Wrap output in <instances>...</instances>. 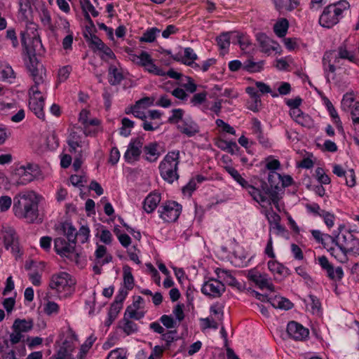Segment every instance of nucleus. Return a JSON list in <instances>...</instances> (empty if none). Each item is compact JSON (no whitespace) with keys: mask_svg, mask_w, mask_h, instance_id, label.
<instances>
[{"mask_svg":"<svg viewBox=\"0 0 359 359\" xmlns=\"http://www.w3.org/2000/svg\"><path fill=\"white\" fill-rule=\"evenodd\" d=\"M18 17L22 21H27L32 12V4H18Z\"/></svg>","mask_w":359,"mask_h":359,"instance_id":"nucleus-44","label":"nucleus"},{"mask_svg":"<svg viewBox=\"0 0 359 359\" xmlns=\"http://www.w3.org/2000/svg\"><path fill=\"white\" fill-rule=\"evenodd\" d=\"M318 264L326 271L327 277L333 280H340L344 276V271L341 266L334 268L325 256L318 257Z\"/></svg>","mask_w":359,"mask_h":359,"instance_id":"nucleus-19","label":"nucleus"},{"mask_svg":"<svg viewBox=\"0 0 359 359\" xmlns=\"http://www.w3.org/2000/svg\"><path fill=\"white\" fill-rule=\"evenodd\" d=\"M281 175L276 172H269L268 175L269 184L264 180L259 182V191L265 201L259 202L262 206L271 205L277 208L278 206V192L280 187Z\"/></svg>","mask_w":359,"mask_h":359,"instance_id":"nucleus-2","label":"nucleus"},{"mask_svg":"<svg viewBox=\"0 0 359 359\" xmlns=\"http://www.w3.org/2000/svg\"><path fill=\"white\" fill-rule=\"evenodd\" d=\"M338 53L339 57L341 59H347L352 62H355L356 60L354 53L351 51H348L344 45L339 47Z\"/></svg>","mask_w":359,"mask_h":359,"instance_id":"nucleus-48","label":"nucleus"},{"mask_svg":"<svg viewBox=\"0 0 359 359\" xmlns=\"http://www.w3.org/2000/svg\"><path fill=\"white\" fill-rule=\"evenodd\" d=\"M151 60V55L146 51H142L139 55L133 56V62L144 67L148 65Z\"/></svg>","mask_w":359,"mask_h":359,"instance_id":"nucleus-43","label":"nucleus"},{"mask_svg":"<svg viewBox=\"0 0 359 359\" xmlns=\"http://www.w3.org/2000/svg\"><path fill=\"white\" fill-rule=\"evenodd\" d=\"M107 359H127L126 352L123 348H116L110 351Z\"/></svg>","mask_w":359,"mask_h":359,"instance_id":"nucleus-57","label":"nucleus"},{"mask_svg":"<svg viewBox=\"0 0 359 359\" xmlns=\"http://www.w3.org/2000/svg\"><path fill=\"white\" fill-rule=\"evenodd\" d=\"M235 37L241 49L245 53H249L251 50L252 43L248 35L243 33L236 32Z\"/></svg>","mask_w":359,"mask_h":359,"instance_id":"nucleus-34","label":"nucleus"},{"mask_svg":"<svg viewBox=\"0 0 359 359\" xmlns=\"http://www.w3.org/2000/svg\"><path fill=\"white\" fill-rule=\"evenodd\" d=\"M69 181L74 187H84V184L86 182V179L85 176L72 175L69 177Z\"/></svg>","mask_w":359,"mask_h":359,"instance_id":"nucleus-58","label":"nucleus"},{"mask_svg":"<svg viewBox=\"0 0 359 359\" xmlns=\"http://www.w3.org/2000/svg\"><path fill=\"white\" fill-rule=\"evenodd\" d=\"M67 334V339L57 351L56 359H74L72 353L74 349V342L78 339L77 335L71 327H68Z\"/></svg>","mask_w":359,"mask_h":359,"instance_id":"nucleus-10","label":"nucleus"},{"mask_svg":"<svg viewBox=\"0 0 359 359\" xmlns=\"http://www.w3.org/2000/svg\"><path fill=\"white\" fill-rule=\"evenodd\" d=\"M21 42L29 57V61L26 62V67L34 82L32 86H36L38 88V86L45 81L46 70L43 65L37 60L34 50L27 45L25 34H22Z\"/></svg>","mask_w":359,"mask_h":359,"instance_id":"nucleus-5","label":"nucleus"},{"mask_svg":"<svg viewBox=\"0 0 359 359\" xmlns=\"http://www.w3.org/2000/svg\"><path fill=\"white\" fill-rule=\"evenodd\" d=\"M95 340L96 337L93 334H91L90 337L87 338L85 342L81 346L80 351L77 355L78 359L85 358L86 355L89 351Z\"/></svg>","mask_w":359,"mask_h":359,"instance_id":"nucleus-41","label":"nucleus"},{"mask_svg":"<svg viewBox=\"0 0 359 359\" xmlns=\"http://www.w3.org/2000/svg\"><path fill=\"white\" fill-rule=\"evenodd\" d=\"M296 123L302 126L303 127H306L310 128L313 126V121L311 117L303 113L299 118L297 120Z\"/></svg>","mask_w":359,"mask_h":359,"instance_id":"nucleus-54","label":"nucleus"},{"mask_svg":"<svg viewBox=\"0 0 359 359\" xmlns=\"http://www.w3.org/2000/svg\"><path fill=\"white\" fill-rule=\"evenodd\" d=\"M39 168L38 165L27 163L25 165L20 166L18 170V175L20 176L18 184H26L34 180L39 174Z\"/></svg>","mask_w":359,"mask_h":359,"instance_id":"nucleus-16","label":"nucleus"},{"mask_svg":"<svg viewBox=\"0 0 359 359\" xmlns=\"http://www.w3.org/2000/svg\"><path fill=\"white\" fill-rule=\"evenodd\" d=\"M256 39L259 43L261 48V51L268 55L271 54L272 51L280 53L281 48L280 45L270 39L266 34L259 32L256 34Z\"/></svg>","mask_w":359,"mask_h":359,"instance_id":"nucleus-18","label":"nucleus"},{"mask_svg":"<svg viewBox=\"0 0 359 359\" xmlns=\"http://www.w3.org/2000/svg\"><path fill=\"white\" fill-rule=\"evenodd\" d=\"M287 333L291 339L303 341L309 337V331L301 324L295 321H290L287 326Z\"/></svg>","mask_w":359,"mask_h":359,"instance_id":"nucleus-20","label":"nucleus"},{"mask_svg":"<svg viewBox=\"0 0 359 359\" xmlns=\"http://www.w3.org/2000/svg\"><path fill=\"white\" fill-rule=\"evenodd\" d=\"M182 210V206L175 201H168L158 209L159 217L165 222H175Z\"/></svg>","mask_w":359,"mask_h":359,"instance_id":"nucleus-11","label":"nucleus"},{"mask_svg":"<svg viewBox=\"0 0 359 359\" xmlns=\"http://www.w3.org/2000/svg\"><path fill=\"white\" fill-rule=\"evenodd\" d=\"M198 58L197 55L194 52V49L187 47L185 48L184 50V55H183V60L182 63L190 66L194 69L200 68V65L198 63H196L194 61L196 60Z\"/></svg>","mask_w":359,"mask_h":359,"instance_id":"nucleus-30","label":"nucleus"},{"mask_svg":"<svg viewBox=\"0 0 359 359\" xmlns=\"http://www.w3.org/2000/svg\"><path fill=\"white\" fill-rule=\"evenodd\" d=\"M122 126L120 128V135L123 137H128L131 133V129L134 127L135 123L128 118L124 117L121 120Z\"/></svg>","mask_w":359,"mask_h":359,"instance_id":"nucleus-42","label":"nucleus"},{"mask_svg":"<svg viewBox=\"0 0 359 359\" xmlns=\"http://www.w3.org/2000/svg\"><path fill=\"white\" fill-rule=\"evenodd\" d=\"M41 196L34 191H25L13 198V211L15 217L34 223L39 217V203Z\"/></svg>","mask_w":359,"mask_h":359,"instance_id":"nucleus-1","label":"nucleus"},{"mask_svg":"<svg viewBox=\"0 0 359 359\" xmlns=\"http://www.w3.org/2000/svg\"><path fill=\"white\" fill-rule=\"evenodd\" d=\"M264 61L255 62L252 59L247 60L243 63V70L250 73L261 72L264 68Z\"/></svg>","mask_w":359,"mask_h":359,"instance_id":"nucleus-35","label":"nucleus"},{"mask_svg":"<svg viewBox=\"0 0 359 359\" xmlns=\"http://www.w3.org/2000/svg\"><path fill=\"white\" fill-rule=\"evenodd\" d=\"M90 236V229L87 226H81L77 231V238L81 243H85L88 241Z\"/></svg>","mask_w":359,"mask_h":359,"instance_id":"nucleus-55","label":"nucleus"},{"mask_svg":"<svg viewBox=\"0 0 359 359\" xmlns=\"http://www.w3.org/2000/svg\"><path fill=\"white\" fill-rule=\"evenodd\" d=\"M81 5L82 10L84 12V18L91 25H93V22L91 20L89 13L95 18L99 15V12L95 10L90 0H81Z\"/></svg>","mask_w":359,"mask_h":359,"instance_id":"nucleus-29","label":"nucleus"},{"mask_svg":"<svg viewBox=\"0 0 359 359\" xmlns=\"http://www.w3.org/2000/svg\"><path fill=\"white\" fill-rule=\"evenodd\" d=\"M129 113L133 114V115L135 117L138 118L142 120L143 121L147 118L146 114L144 111L140 110V105H138L137 104H135L133 107H132L129 111H126V114H129Z\"/></svg>","mask_w":359,"mask_h":359,"instance_id":"nucleus-61","label":"nucleus"},{"mask_svg":"<svg viewBox=\"0 0 359 359\" xmlns=\"http://www.w3.org/2000/svg\"><path fill=\"white\" fill-rule=\"evenodd\" d=\"M59 311V305L55 302L48 301V302L44 304L43 311L48 316L57 315Z\"/></svg>","mask_w":359,"mask_h":359,"instance_id":"nucleus-45","label":"nucleus"},{"mask_svg":"<svg viewBox=\"0 0 359 359\" xmlns=\"http://www.w3.org/2000/svg\"><path fill=\"white\" fill-rule=\"evenodd\" d=\"M178 130L187 137H193L199 132L198 126L191 118H184L177 126Z\"/></svg>","mask_w":359,"mask_h":359,"instance_id":"nucleus-21","label":"nucleus"},{"mask_svg":"<svg viewBox=\"0 0 359 359\" xmlns=\"http://www.w3.org/2000/svg\"><path fill=\"white\" fill-rule=\"evenodd\" d=\"M309 299L310 300L309 306H310L312 313H318L321 308L320 300L313 294H309Z\"/></svg>","mask_w":359,"mask_h":359,"instance_id":"nucleus-51","label":"nucleus"},{"mask_svg":"<svg viewBox=\"0 0 359 359\" xmlns=\"http://www.w3.org/2000/svg\"><path fill=\"white\" fill-rule=\"evenodd\" d=\"M2 237L6 250L11 249L13 254L20 252L18 237L13 228L6 227L2 231Z\"/></svg>","mask_w":359,"mask_h":359,"instance_id":"nucleus-17","label":"nucleus"},{"mask_svg":"<svg viewBox=\"0 0 359 359\" xmlns=\"http://www.w3.org/2000/svg\"><path fill=\"white\" fill-rule=\"evenodd\" d=\"M216 41L221 49H226L230 45V37L227 33L220 34L217 37Z\"/></svg>","mask_w":359,"mask_h":359,"instance_id":"nucleus-50","label":"nucleus"},{"mask_svg":"<svg viewBox=\"0 0 359 359\" xmlns=\"http://www.w3.org/2000/svg\"><path fill=\"white\" fill-rule=\"evenodd\" d=\"M123 73L121 68L110 65L108 71V81L111 86H117L123 80Z\"/></svg>","mask_w":359,"mask_h":359,"instance_id":"nucleus-26","label":"nucleus"},{"mask_svg":"<svg viewBox=\"0 0 359 359\" xmlns=\"http://www.w3.org/2000/svg\"><path fill=\"white\" fill-rule=\"evenodd\" d=\"M144 143V138L138 137L132 139L128 144V149L124 154V158L128 163H133L139 160L142 153V148Z\"/></svg>","mask_w":359,"mask_h":359,"instance_id":"nucleus-14","label":"nucleus"},{"mask_svg":"<svg viewBox=\"0 0 359 359\" xmlns=\"http://www.w3.org/2000/svg\"><path fill=\"white\" fill-rule=\"evenodd\" d=\"M177 332L176 330H170L166 333L163 332L161 335V339L165 341L166 348H169L173 341L177 340Z\"/></svg>","mask_w":359,"mask_h":359,"instance_id":"nucleus-47","label":"nucleus"},{"mask_svg":"<svg viewBox=\"0 0 359 359\" xmlns=\"http://www.w3.org/2000/svg\"><path fill=\"white\" fill-rule=\"evenodd\" d=\"M29 109L40 119H45V114L43 111L44 107V98L41 96V92L36 86H32L29 91Z\"/></svg>","mask_w":359,"mask_h":359,"instance_id":"nucleus-8","label":"nucleus"},{"mask_svg":"<svg viewBox=\"0 0 359 359\" xmlns=\"http://www.w3.org/2000/svg\"><path fill=\"white\" fill-rule=\"evenodd\" d=\"M172 114L168 120L170 123H178L184 119V111L182 109H174L172 110Z\"/></svg>","mask_w":359,"mask_h":359,"instance_id":"nucleus-49","label":"nucleus"},{"mask_svg":"<svg viewBox=\"0 0 359 359\" xmlns=\"http://www.w3.org/2000/svg\"><path fill=\"white\" fill-rule=\"evenodd\" d=\"M266 168L269 170V172H276V170H278L280 167V163L277 159H273L271 157H269L266 159Z\"/></svg>","mask_w":359,"mask_h":359,"instance_id":"nucleus-60","label":"nucleus"},{"mask_svg":"<svg viewBox=\"0 0 359 359\" xmlns=\"http://www.w3.org/2000/svg\"><path fill=\"white\" fill-rule=\"evenodd\" d=\"M72 67L69 65L64 66L58 71V81L59 82L65 81L69 76Z\"/></svg>","mask_w":359,"mask_h":359,"instance_id":"nucleus-63","label":"nucleus"},{"mask_svg":"<svg viewBox=\"0 0 359 359\" xmlns=\"http://www.w3.org/2000/svg\"><path fill=\"white\" fill-rule=\"evenodd\" d=\"M123 283L126 290H130L134 287V278L132 274V269L126 265L123 267Z\"/></svg>","mask_w":359,"mask_h":359,"instance_id":"nucleus-40","label":"nucleus"},{"mask_svg":"<svg viewBox=\"0 0 359 359\" xmlns=\"http://www.w3.org/2000/svg\"><path fill=\"white\" fill-rule=\"evenodd\" d=\"M62 231L68 242L76 246L77 239V231L76 228L71 223L66 222L62 225Z\"/></svg>","mask_w":359,"mask_h":359,"instance_id":"nucleus-33","label":"nucleus"},{"mask_svg":"<svg viewBox=\"0 0 359 359\" xmlns=\"http://www.w3.org/2000/svg\"><path fill=\"white\" fill-rule=\"evenodd\" d=\"M320 217L323 219L325 225L328 229H331L334 225L335 215L328 211H325L322 213Z\"/></svg>","mask_w":359,"mask_h":359,"instance_id":"nucleus-53","label":"nucleus"},{"mask_svg":"<svg viewBox=\"0 0 359 359\" xmlns=\"http://www.w3.org/2000/svg\"><path fill=\"white\" fill-rule=\"evenodd\" d=\"M67 143L69 147V151L71 153H79L80 150L86 152L88 149L89 143L86 137L77 133L72 131L69 135Z\"/></svg>","mask_w":359,"mask_h":359,"instance_id":"nucleus-12","label":"nucleus"},{"mask_svg":"<svg viewBox=\"0 0 359 359\" xmlns=\"http://www.w3.org/2000/svg\"><path fill=\"white\" fill-rule=\"evenodd\" d=\"M288 27V20L286 18H281L275 23L273 31L278 37H283L286 35Z\"/></svg>","mask_w":359,"mask_h":359,"instance_id":"nucleus-37","label":"nucleus"},{"mask_svg":"<svg viewBox=\"0 0 359 359\" xmlns=\"http://www.w3.org/2000/svg\"><path fill=\"white\" fill-rule=\"evenodd\" d=\"M247 278L249 280L253 282L261 290L266 288L270 291L274 290V285L271 283L268 275L264 273H260L255 268L248 271Z\"/></svg>","mask_w":359,"mask_h":359,"instance_id":"nucleus-13","label":"nucleus"},{"mask_svg":"<svg viewBox=\"0 0 359 359\" xmlns=\"http://www.w3.org/2000/svg\"><path fill=\"white\" fill-rule=\"evenodd\" d=\"M350 8V4L346 0L330 4L327 6L319 18V23L322 27L331 28L337 25L344 17L343 13Z\"/></svg>","mask_w":359,"mask_h":359,"instance_id":"nucleus-3","label":"nucleus"},{"mask_svg":"<svg viewBox=\"0 0 359 359\" xmlns=\"http://www.w3.org/2000/svg\"><path fill=\"white\" fill-rule=\"evenodd\" d=\"M138 309L128 306L125 311L123 318L127 319L140 320L143 317V313L137 311Z\"/></svg>","mask_w":359,"mask_h":359,"instance_id":"nucleus-46","label":"nucleus"},{"mask_svg":"<svg viewBox=\"0 0 359 359\" xmlns=\"http://www.w3.org/2000/svg\"><path fill=\"white\" fill-rule=\"evenodd\" d=\"M267 302L275 309L289 310L293 306V304L289 299L280 296L269 297Z\"/></svg>","mask_w":359,"mask_h":359,"instance_id":"nucleus-28","label":"nucleus"},{"mask_svg":"<svg viewBox=\"0 0 359 359\" xmlns=\"http://www.w3.org/2000/svg\"><path fill=\"white\" fill-rule=\"evenodd\" d=\"M161 30L157 27H151L147 29L140 37V42L152 43L156 40L157 34Z\"/></svg>","mask_w":359,"mask_h":359,"instance_id":"nucleus-39","label":"nucleus"},{"mask_svg":"<svg viewBox=\"0 0 359 359\" xmlns=\"http://www.w3.org/2000/svg\"><path fill=\"white\" fill-rule=\"evenodd\" d=\"M158 144L157 142H150L143 147V151L145 154V159L149 162H155L160 156L158 149Z\"/></svg>","mask_w":359,"mask_h":359,"instance_id":"nucleus-27","label":"nucleus"},{"mask_svg":"<svg viewBox=\"0 0 359 359\" xmlns=\"http://www.w3.org/2000/svg\"><path fill=\"white\" fill-rule=\"evenodd\" d=\"M34 322L32 320L29 319H16L15 320L12 329L17 330L22 333L28 332L33 328Z\"/></svg>","mask_w":359,"mask_h":359,"instance_id":"nucleus-32","label":"nucleus"},{"mask_svg":"<svg viewBox=\"0 0 359 359\" xmlns=\"http://www.w3.org/2000/svg\"><path fill=\"white\" fill-rule=\"evenodd\" d=\"M180 164V151H169L160 162L159 173L162 179L169 184H172L179 177L178 166Z\"/></svg>","mask_w":359,"mask_h":359,"instance_id":"nucleus-4","label":"nucleus"},{"mask_svg":"<svg viewBox=\"0 0 359 359\" xmlns=\"http://www.w3.org/2000/svg\"><path fill=\"white\" fill-rule=\"evenodd\" d=\"M224 291L225 285L221 281L214 278L205 281L201 287L202 293L211 298L221 297Z\"/></svg>","mask_w":359,"mask_h":359,"instance_id":"nucleus-15","label":"nucleus"},{"mask_svg":"<svg viewBox=\"0 0 359 359\" xmlns=\"http://www.w3.org/2000/svg\"><path fill=\"white\" fill-rule=\"evenodd\" d=\"M95 262L100 266L109 264L112 261L111 255L107 253V248L102 245H97L95 251Z\"/></svg>","mask_w":359,"mask_h":359,"instance_id":"nucleus-25","label":"nucleus"},{"mask_svg":"<svg viewBox=\"0 0 359 359\" xmlns=\"http://www.w3.org/2000/svg\"><path fill=\"white\" fill-rule=\"evenodd\" d=\"M54 248L57 254L77 262L80 252L76 246L67 242L63 238H57L54 241Z\"/></svg>","mask_w":359,"mask_h":359,"instance_id":"nucleus-9","label":"nucleus"},{"mask_svg":"<svg viewBox=\"0 0 359 359\" xmlns=\"http://www.w3.org/2000/svg\"><path fill=\"white\" fill-rule=\"evenodd\" d=\"M277 11L282 12L283 11H291L296 8L299 5L297 0H273Z\"/></svg>","mask_w":359,"mask_h":359,"instance_id":"nucleus-31","label":"nucleus"},{"mask_svg":"<svg viewBox=\"0 0 359 359\" xmlns=\"http://www.w3.org/2000/svg\"><path fill=\"white\" fill-rule=\"evenodd\" d=\"M268 268L272 273L278 274H283L285 269L281 264L276 261H269L268 262Z\"/></svg>","mask_w":359,"mask_h":359,"instance_id":"nucleus-64","label":"nucleus"},{"mask_svg":"<svg viewBox=\"0 0 359 359\" xmlns=\"http://www.w3.org/2000/svg\"><path fill=\"white\" fill-rule=\"evenodd\" d=\"M39 16L41 24L48 28L49 29H53L52 20L50 13L46 7L43 6L40 8L39 11Z\"/></svg>","mask_w":359,"mask_h":359,"instance_id":"nucleus-38","label":"nucleus"},{"mask_svg":"<svg viewBox=\"0 0 359 359\" xmlns=\"http://www.w3.org/2000/svg\"><path fill=\"white\" fill-rule=\"evenodd\" d=\"M159 321L168 329L175 328L177 326V322L171 316L163 315Z\"/></svg>","mask_w":359,"mask_h":359,"instance_id":"nucleus-52","label":"nucleus"},{"mask_svg":"<svg viewBox=\"0 0 359 359\" xmlns=\"http://www.w3.org/2000/svg\"><path fill=\"white\" fill-rule=\"evenodd\" d=\"M119 326L127 335L134 334L138 331V325L135 322L126 318L122 319Z\"/></svg>","mask_w":359,"mask_h":359,"instance_id":"nucleus-36","label":"nucleus"},{"mask_svg":"<svg viewBox=\"0 0 359 359\" xmlns=\"http://www.w3.org/2000/svg\"><path fill=\"white\" fill-rule=\"evenodd\" d=\"M353 102L354 99L351 95H344L341 100V109L344 111L351 109L354 104Z\"/></svg>","mask_w":359,"mask_h":359,"instance_id":"nucleus-62","label":"nucleus"},{"mask_svg":"<svg viewBox=\"0 0 359 359\" xmlns=\"http://www.w3.org/2000/svg\"><path fill=\"white\" fill-rule=\"evenodd\" d=\"M306 208L309 212L312 213L314 216L320 217L321 215H323L322 213L325 211V210H322L320 205L316 203L306 204Z\"/></svg>","mask_w":359,"mask_h":359,"instance_id":"nucleus-59","label":"nucleus"},{"mask_svg":"<svg viewBox=\"0 0 359 359\" xmlns=\"http://www.w3.org/2000/svg\"><path fill=\"white\" fill-rule=\"evenodd\" d=\"M161 124L162 123L160 121H149L147 118L143 121L142 127L146 131H154L158 129Z\"/></svg>","mask_w":359,"mask_h":359,"instance_id":"nucleus-56","label":"nucleus"},{"mask_svg":"<svg viewBox=\"0 0 359 359\" xmlns=\"http://www.w3.org/2000/svg\"><path fill=\"white\" fill-rule=\"evenodd\" d=\"M311 233L317 243H321L330 253H334V248L330 246V243L334 242V238L330 237V234L321 233L319 230H311Z\"/></svg>","mask_w":359,"mask_h":359,"instance_id":"nucleus-22","label":"nucleus"},{"mask_svg":"<svg viewBox=\"0 0 359 359\" xmlns=\"http://www.w3.org/2000/svg\"><path fill=\"white\" fill-rule=\"evenodd\" d=\"M243 189H246L248 194L252 196L253 200L259 203V202L265 201L262 195L259 191V184L257 187L251 185L243 177L238 182Z\"/></svg>","mask_w":359,"mask_h":359,"instance_id":"nucleus-23","label":"nucleus"},{"mask_svg":"<svg viewBox=\"0 0 359 359\" xmlns=\"http://www.w3.org/2000/svg\"><path fill=\"white\" fill-rule=\"evenodd\" d=\"M342 243L338 248L341 250V253L334 255L337 261L344 263L347 261L348 253L359 255V239L351 232L342 234Z\"/></svg>","mask_w":359,"mask_h":359,"instance_id":"nucleus-6","label":"nucleus"},{"mask_svg":"<svg viewBox=\"0 0 359 359\" xmlns=\"http://www.w3.org/2000/svg\"><path fill=\"white\" fill-rule=\"evenodd\" d=\"M75 284L76 282L70 274L60 272L52 276L49 286L51 289L55 290L57 293L65 292L64 296L67 297V294L72 292Z\"/></svg>","mask_w":359,"mask_h":359,"instance_id":"nucleus-7","label":"nucleus"},{"mask_svg":"<svg viewBox=\"0 0 359 359\" xmlns=\"http://www.w3.org/2000/svg\"><path fill=\"white\" fill-rule=\"evenodd\" d=\"M161 201V194L156 192L149 194L144 199L143 208L147 213L152 212Z\"/></svg>","mask_w":359,"mask_h":359,"instance_id":"nucleus-24","label":"nucleus"}]
</instances>
